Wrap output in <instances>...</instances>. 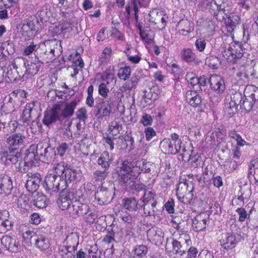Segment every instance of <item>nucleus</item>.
Masks as SVG:
<instances>
[{"label":"nucleus","instance_id":"obj_1","mask_svg":"<svg viewBox=\"0 0 258 258\" xmlns=\"http://www.w3.org/2000/svg\"><path fill=\"white\" fill-rule=\"evenodd\" d=\"M1 159L6 165L15 164L16 170L21 173H25L26 171L25 167L21 166L23 163L21 159V153L16 148L9 147L2 153Z\"/></svg>","mask_w":258,"mask_h":258},{"label":"nucleus","instance_id":"obj_2","mask_svg":"<svg viewBox=\"0 0 258 258\" xmlns=\"http://www.w3.org/2000/svg\"><path fill=\"white\" fill-rule=\"evenodd\" d=\"M194 187L191 181L188 182L185 178H180L176 187V196L179 201L183 204H188L193 198Z\"/></svg>","mask_w":258,"mask_h":258},{"label":"nucleus","instance_id":"obj_3","mask_svg":"<svg viewBox=\"0 0 258 258\" xmlns=\"http://www.w3.org/2000/svg\"><path fill=\"white\" fill-rule=\"evenodd\" d=\"M178 241L173 238H167L166 243V251L168 254L172 256L173 254H175L178 256H182L185 253L184 250L181 249L182 245L181 242L184 240L185 243L187 245H189L191 243V240L189 235L187 234H182L180 235Z\"/></svg>","mask_w":258,"mask_h":258},{"label":"nucleus","instance_id":"obj_4","mask_svg":"<svg viewBox=\"0 0 258 258\" xmlns=\"http://www.w3.org/2000/svg\"><path fill=\"white\" fill-rule=\"evenodd\" d=\"M43 187L48 194L53 195V194L66 188V181L61 179V177L55 174L51 173L45 177Z\"/></svg>","mask_w":258,"mask_h":258},{"label":"nucleus","instance_id":"obj_5","mask_svg":"<svg viewBox=\"0 0 258 258\" xmlns=\"http://www.w3.org/2000/svg\"><path fill=\"white\" fill-rule=\"evenodd\" d=\"M222 53L223 57L227 61L234 62L236 58L242 57L243 52L241 44L238 42L229 44Z\"/></svg>","mask_w":258,"mask_h":258},{"label":"nucleus","instance_id":"obj_6","mask_svg":"<svg viewBox=\"0 0 258 258\" xmlns=\"http://www.w3.org/2000/svg\"><path fill=\"white\" fill-rule=\"evenodd\" d=\"M36 153L43 162L49 163L56 158L55 149L45 143H39L36 146Z\"/></svg>","mask_w":258,"mask_h":258},{"label":"nucleus","instance_id":"obj_7","mask_svg":"<svg viewBox=\"0 0 258 258\" xmlns=\"http://www.w3.org/2000/svg\"><path fill=\"white\" fill-rule=\"evenodd\" d=\"M17 69V67L15 62H12L11 64H10L8 67L6 75L9 80H7V81L12 82L21 80V81L23 82L28 78V74H32L33 73V72H31L29 69H27L25 71V74L21 77V76L19 75V73Z\"/></svg>","mask_w":258,"mask_h":258},{"label":"nucleus","instance_id":"obj_8","mask_svg":"<svg viewBox=\"0 0 258 258\" xmlns=\"http://www.w3.org/2000/svg\"><path fill=\"white\" fill-rule=\"evenodd\" d=\"M240 235L233 233H227L223 234L220 240L221 246L225 249L228 250L234 248L239 241Z\"/></svg>","mask_w":258,"mask_h":258},{"label":"nucleus","instance_id":"obj_9","mask_svg":"<svg viewBox=\"0 0 258 258\" xmlns=\"http://www.w3.org/2000/svg\"><path fill=\"white\" fill-rule=\"evenodd\" d=\"M61 117L59 113V104H54L51 109L44 113L43 123L48 126L57 120H60Z\"/></svg>","mask_w":258,"mask_h":258},{"label":"nucleus","instance_id":"obj_10","mask_svg":"<svg viewBox=\"0 0 258 258\" xmlns=\"http://www.w3.org/2000/svg\"><path fill=\"white\" fill-rule=\"evenodd\" d=\"M73 196V194L69 192L67 188H63L61 190L59 197L57 201L58 207L62 210H67L69 212L70 208L73 203L71 200Z\"/></svg>","mask_w":258,"mask_h":258},{"label":"nucleus","instance_id":"obj_11","mask_svg":"<svg viewBox=\"0 0 258 258\" xmlns=\"http://www.w3.org/2000/svg\"><path fill=\"white\" fill-rule=\"evenodd\" d=\"M36 153V147L31 145L26 151L24 157V166L30 167L36 166L38 160L40 159Z\"/></svg>","mask_w":258,"mask_h":258},{"label":"nucleus","instance_id":"obj_12","mask_svg":"<svg viewBox=\"0 0 258 258\" xmlns=\"http://www.w3.org/2000/svg\"><path fill=\"white\" fill-rule=\"evenodd\" d=\"M116 173L118 176L119 184L124 186L126 188L133 186L134 185V181L136 180L138 175L128 172L122 173L121 170H116Z\"/></svg>","mask_w":258,"mask_h":258},{"label":"nucleus","instance_id":"obj_13","mask_svg":"<svg viewBox=\"0 0 258 258\" xmlns=\"http://www.w3.org/2000/svg\"><path fill=\"white\" fill-rule=\"evenodd\" d=\"M211 89L217 94L223 93L225 85L223 79L219 75H212L208 80Z\"/></svg>","mask_w":258,"mask_h":258},{"label":"nucleus","instance_id":"obj_14","mask_svg":"<svg viewBox=\"0 0 258 258\" xmlns=\"http://www.w3.org/2000/svg\"><path fill=\"white\" fill-rule=\"evenodd\" d=\"M88 212H89L88 205L86 204L81 203L77 201L73 202L69 210L70 214L73 217L80 216H83Z\"/></svg>","mask_w":258,"mask_h":258},{"label":"nucleus","instance_id":"obj_15","mask_svg":"<svg viewBox=\"0 0 258 258\" xmlns=\"http://www.w3.org/2000/svg\"><path fill=\"white\" fill-rule=\"evenodd\" d=\"M13 188L11 177L6 174L0 175V195L4 196L9 195Z\"/></svg>","mask_w":258,"mask_h":258},{"label":"nucleus","instance_id":"obj_16","mask_svg":"<svg viewBox=\"0 0 258 258\" xmlns=\"http://www.w3.org/2000/svg\"><path fill=\"white\" fill-rule=\"evenodd\" d=\"M25 136L21 133H14L7 138L6 142L9 147L16 148L24 145Z\"/></svg>","mask_w":258,"mask_h":258},{"label":"nucleus","instance_id":"obj_17","mask_svg":"<svg viewBox=\"0 0 258 258\" xmlns=\"http://www.w3.org/2000/svg\"><path fill=\"white\" fill-rule=\"evenodd\" d=\"M42 178L39 173H35L27 179L26 183V187L27 190L30 193L36 191L39 186Z\"/></svg>","mask_w":258,"mask_h":258},{"label":"nucleus","instance_id":"obj_18","mask_svg":"<svg viewBox=\"0 0 258 258\" xmlns=\"http://www.w3.org/2000/svg\"><path fill=\"white\" fill-rule=\"evenodd\" d=\"M35 106L34 102L27 104L23 110L21 116L22 119L24 123H28L32 120L34 118L37 116L36 110L34 108Z\"/></svg>","mask_w":258,"mask_h":258},{"label":"nucleus","instance_id":"obj_19","mask_svg":"<svg viewBox=\"0 0 258 258\" xmlns=\"http://www.w3.org/2000/svg\"><path fill=\"white\" fill-rule=\"evenodd\" d=\"M160 147L164 152L171 154H176L181 149V146H176V144L171 141L169 139L163 140L160 143Z\"/></svg>","mask_w":258,"mask_h":258},{"label":"nucleus","instance_id":"obj_20","mask_svg":"<svg viewBox=\"0 0 258 258\" xmlns=\"http://www.w3.org/2000/svg\"><path fill=\"white\" fill-rule=\"evenodd\" d=\"M95 199L100 205H103L108 202L111 197V192L106 187H99L95 194Z\"/></svg>","mask_w":258,"mask_h":258},{"label":"nucleus","instance_id":"obj_21","mask_svg":"<svg viewBox=\"0 0 258 258\" xmlns=\"http://www.w3.org/2000/svg\"><path fill=\"white\" fill-rule=\"evenodd\" d=\"M63 244L62 247L73 250H77L79 244V236L78 233L72 232L68 234Z\"/></svg>","mask_w":258,"mask_h":258},{"label":"nucleus","instance_id":"obj_22","mask_svg":"<svg viewBox=\"0 0 258 258\" xmlns=\"http://www.w3.org/2000/svg\"><path fill=\"white\" fill-rule=\"evenodd\" d=\"M96 116L98 119H102L109 116L111 107L109 106L108 103L105 102L104 100L102 99L99 103L96 104Z\"/></svg>","mask_w":258,"mask_h":258},{"label":"nucleus","instance_id":"obj_23","mask_svg":"<svg viewBox=\"0 0 258 258\" xmlns=\"http://www.w3.org/2000/svg\"><path fill=\"white\" fill-rule=\"evenodd\" d=\"M34 20L35 18L33 16H31L24 20L22 23L21 29L23 34L26 33L29 37L34 36L33 32L35 31Z\"/></svg>","mask_w":258,"mask_h":258},{"label":"nucleus","instance_id":"obj_24","mask_svg":"<svg viewBox=\"0 0 258 258\" xmlns=\"http://www.w3.org/2000/svg\"><path fill=\"white\" fill-rule=\"evenodd\" d=\"M198 91L188 90L186 92L185 97L189 104L194 107H200L202 103V98L198 93Z\"/></svg>","mask_w":258,"mask_h":258},{"label":"nucleus","instance_id":"obj_25","mask_svg":"<svg viewBox=\"0 0 258 258\" xmlns=\"http://www.w3.org/2000/svg\"><path fill=\"white\" fill-rule=\"evenodd\" d=\"M113 161V157L109 154L108 152L104 151L98 158L97 163L101 167L102 169L109 170L111 163Z\"/></svg>","mask_w":258,"mask_h":258},{"label":"nucleus","instance_id":"obj_26","mask_svg":"<svg viewBox=\"0 0 258 258\" xmlns=\"http://www.w3.org/2000/svg\"><path fill=\"white\" fill-rule=\"evenodd\" d=\"M147 236L155 242H161L162 241L164 233L161 229L157 227H152L147 231Z\"/></svg>","mask_w":258,"mask_h":258},{"label":"nucleus","instance_id":"obj_27","mask_svg":"<svg viewBox=\"0 0 258 258\" xmlns=\"http://www.w3.org/2000/svg\"><path fill=\"white\" fill-rule=\"evenodd\" d=\"M77 105V101L75 100H73L69 103H67L63 110L61 109V106L59 104V113L61 118L72 116L74 114V110L76 108Z\"/></svg>","mask_w":258,"mask_h":258},{"label":"nucleus","instance_id":"obj_28","mask_svg":"<svg viewBox=\"0 0 258 258\" xmlns=\"http://www.w3.org/2000/svg\"><path fill=\"white\" fill-rule=\"evenodd\" d=\"M2 244L6 249L12 252H16L18 250V248L16 244V240L12 237L5 235L2 237L1 239Z\"/></svg>","mask_w":258,"mask_h":258},{"label":"nucleus","instance_id":"obj_29","mask_svg":"<svg viewBox=\"0 0 258 258\" xmlns=\"http://www.w3.org/2000/svg\"><path fill=\"white\" fill-rule=\"evenodd\" d=\"M244 94L245 97L249 100L252 101L254 103L258 100V90L254 85L246 86Z\"/></svg>","mask_w":258,"mask_h":258},{"label":"nucleus","instance_id":"obj_30","mask_svg":"<svg viewBox=\"0 0 258 258\" xmlns=\"http://www.w3.org/2000/svg\"><path fill=\"white\" fill-rule=\"evenodd\" d=\"M138 166H136L134 168L136 170V174L139 175L141 172L145 173H151V167H156V165L152 164L150 162H148L146 160H143L142 162L138 163Z\"/></svg>","mask_w":258,"mask_h":258},{"label":"nucleus","instance_id":"obj_31","mask_svg":"<svg viewBox=\"0 0 258 258\" xmlns=\"http://www.w3.org/2000/svg\"><path fill=\"white\" fill-rule=\"evenodd\" d=\"M209 223V219L203 218L202 215L196 217L192 223V226L197 231L204 230Z\"/></svg>","mask_w":258,"mask_h":258},{"label":"nucleus","instance_id":"obj_32","mask_svg":"<svg viewBox=\"0 0 258 258\" xmlns=\"http://www.w3.org/2000/svg\"><path fill=\"white\" fill-rule=\"evenodd\" d=\"M180 57L182 60L187 63L194 62L196 59V55L190 48H184L180 53Z\"/></svg>","mask_w":258,"mask_h":258},{"label":"nucleus","instance_id":"obj_33","mask_svg":"<svg viewBox=\"0 0 258 258\" xmlns=\"http://www.w3.org/2000/svg\"><path fill=\"white\" fill-rule=\"evenodd\" d=\"M46 45L49 46V52L54 56L58 55L61 49L60 41L56 40H49L46 41Z\"/></svg>","mask_w":258,"mask_h":258},{"label":"nucleus","instance_id":"obj_34","mask_svg":"<svg viewBox=\"0 0 258 258\" xmlns=\"http://www.w3.org/2000/svg\"><path fill=\"white\" fill-rule=\"evenodd\" d=\"M199 78L192 72H188L185 75V79L188 85L194 91H199V85H198Z\"/></svg>","mask_w":258,"mask_h":258},{"label":"nucleus","instance_id":"obj_35","mask_svg":"<svg viewBox=\"0 0 258 258\" xmlns=\"http://www.w3.org/2000/svg\"><path fill=\"white\" fill-rule=\"evenodd\" d=\"M50 14V12L47 8H43L39 11L33 17L35 20L36 19V22L39 24L43 22H46L49 17Z\"/></svg>","mask_w":258,"mask_h":258},{"label":"nucleus","instance_id":"obj_36","mask_svg":"<svg viewBox=\"0 0 258 258\" xmlns=\"http://www.w3.org/2000/svg\"><path fill=\"white\" fill-rule=\"evenodd\" d=\"M123 207L130 211H136L139 208L138 201L135 198H126L123 200Z\"/></svg>","mask_w":258,"mask_h":258},{"label":"nucleus","instance_id":"obj_37","mask_svg":"<svg viewBox=\"0 0 258 258\" xmlns=\"http://www.w3.org/2000/svg\"><path fill=\"white\" fill-rule=\"evenodd\" d=\"M47 202L46 196L42 193H38L33 200V205L39 209L45 208Z\"/></svg>","mask_w":258,"mask_h":258},{"label":"nucleus","instance_id":"obj_38","mask_svg":"<svg viewBox=\"0 0 258 258\" xmlns=\"http://www.w3.org/2000/svg\"><path fill=\"white\" fill-rule=\"evenodd\" d=\"M156 201H153L150 204H147V205H144V211L145 217L153 216L154 217L157 216L158 218H159L157 213V211L156 210Z\"/></svg>","mask_w":258,"mask_h":258},{"label":"nucleus","instance_id":"obj_39","mask_svg":"<svg viewBox=\"0 0 258 258\" xmlns=\"http://www.w3.org/2000/svg\"><path fill=\"white\" fill-rule=\"evenodd\" d=\"M76 177V171L72 168H70V166H68L63 174V178H64V179H62V180L66 181V188L67 187V184L69 182H71L75 180Z\"/></svg>","mask_w":258,"mask_h":258},{"label":"nucleus","instance_id":"obj_40","mask_svg":"<svg viewBox=\"0 0 258 258\" xmlns=\"http://www.w3.org/2000/svg\"><path fill=\"white\" fill-rule=\"evenodd\" d=\"M36 233L31 230H27L22 234L24 241L28 245H32L34 243L35 239L37 238Z\"/></svg>","mask_w":258,"mask_h":258},{"label":"nucleus","instance_id":"obj_41","mask_svg":"<svg viewBox=\"0 0 258 258\" xmlns=\"http://www.w3.org/2000/svg\"><path fill=\"white\" fill-rule=\"evenodd\" d=\"M240 18L236 15H230L226 21L227 27L229 31H232L239 24Z\"/></svg>","mask_w":258,"mask_h":258},{"label":"nucleus","instance_id":"obj_42","mask_svg":"<svg viewBox=\"0 0 258 258\" xmlns=\"http://www.w3.org/2000/svg\"><path fill=\"white\" fill-rule=\"evenodd\" d=\"M34 245L41 250H45L49 247V242L47 239L43 236H37L35 239Z\"/></svg>","mask_w":258,"mask_h":258},{"label":"nucleus","instance_id":"obj_43","mask_svg":"<svg viewBox=\"0 0 258 258\" xmlns=\"http://www.w3.org/2000/svg\"><path fill=\"white\" fill-rule=\"evenodd\" d=\"M109 173V170L107 169H98L93 172V177L95 181L102 183L108 176Z\"/></svg>","mask_w":258,"mask_h":258},{"label":"nucleus","instance_id":"obj_44","mask_svg":"<svg viewBox=\"0 0 258 258\" xmlns=\"http://www.w3.org/2000/svg\"><path fill=\"white\" fill-rule=\"evenodd\" d=\"M236 212L237 213L238 215V220L241 222H243L246 220V219H248V216H251L253 210L252 209H250L248 212H247L246 208L238 207L236 210Z\"/></svg>","mask_w":258,"mask_h":258},{"label":"nucleus","instance_id":"obj_45","mask_svg":"<svg viewBox=\"0 0 258 258\" xmlns=\"http://www.w3.org/2000/svg\"><path fill=\"white\" fill-rule=\"evenodd\" d=\"M237 106L234 103L229 101V99H226L224 104V111L230 117L232 116L237 112Z\"/></svg>","mask_w":258,"mask_h":258},{"label":"nucleus","instance_id":"obj_46","mask_svg":"<svg viewBox=\"0 0 258 258\" xmlns=\"http://www.w3.org/2000/svg\"><path fill=\"white\" fill-rule=\"evenodd\" d=\"M101 78L103 81L106 82L107 84H115L116 82L114 74L110 69H107L103 73Z\"/></svg>","mask_w":258,"mask_h":258},{"label":"nucleus","instance_id":"obj_47","mask_svg":"<svg viewBox=\"0 0 258 258\" xmlns=\"http://www.w3.org/2000/svg\"><path fill=\"white\" fill-rule=\"evenodd\" d=\"M134 167L133 163L127 160L123 161L120 164V167H118L116 170H121L122 173H130L132 174H136V170H134Z\"/></svg>","mask_w":258,"mask_h":258},{"label":"nucleus","instance_id":"obj_48","mask_svg":"<svg viewBox=\"0 0 258 258\" xmlns=\"http://www.w3.org/2000/svg\"><path fill=\"white\" fill-rule=\"evenodd\" d=\"M138 83V79L136 77H132L131 79L125 83L120 87L122 91H130L136 87Z\"/></svg>","mask_w":258,"mask_h":258},{"label":"nucleus","instance_id":"obj_49","mask_svg":"<svg viewBox=\"0 0 258 258\" xmlns=\"http://www.w3.org/2000/svg\"><path fill=\"white\" fill-rule=\"evenodd\" d=\"M112 55V50L109 47H105L99 57V61L100 64H106L109 61Z\"/></svg>","mask_w":258,"mask_h":258},{"label":"nucleus","instance_id":"obj_50","mask_svg":"<svg viewBox=\"0 0 258 258\" xmlns=\"http://www.w3.org/2000/svg\"><path fill=\"white\" fill-rule=\"evenodd\" d=\"M77 250L68 249L61 246L58 249V253L61 258H75V252Z\"/></svg>","mask_w":258,"mask_h":258},{"label":"nucleus","instance_id":"obj_51","mask_svg":"<svg viewBox=\"0 0 258 258\" xmlns=\"http://www.w3.org/2000/svg\"><path fill=\"white\" fill-rule=\"evenodd\" d=\"M134 254L138 258H143L146 256L148 248L144 245H136L134 248Z\"/></svg>","mask_w":258,"mask_h":258},{"label":"nucleus","instance_id":"obj_52","mask_svg":"<svg viewBox=\"0 0 258 258\" xmlns=\"http://www.w3.org/2000/svg\"><path fill=\"white\" fill-rule=\"evenodd\" d=\"M131 69L130 67L120 68L118 71L117 77L120 80L126 81L131 76Z\"/></svg>","mask_w":258,"mask_h":258},{"label":"nucleus","instance_id":"obj_53","mask_svg":"<svg viewBox=\"0 0 258 258\" xmlns=\"http://www.w3.org/2000/svg\"><path fill=\"white\" fill-rule=\"evenodd\" d=\"M118 119H115L109 125L108 129L113 136H116L122 128L121 125L119 123Z\"/></svg>","mask_w":258,"mask_h":258},{"label":"nucleus","instance_id":"obj_54","mask_svg":"<svg viewBox=\"0 0 258 258\" xmlns=\"http://www.w3.org/2000/svg\"><path fill=\"white\" fill-rule=\"evenodd\" d=\"M68 167L67 164L63 162L57 163L56 165L54 167V174L60 176L61 179H62V178H63V174Z\"/></svg>","mask_w":258,"mask_h":258},{"label":"nucleus","instance_id":"obj_55","mask_svg":"<svg viewBox=\"0 0 258 258\" xmlns=\"http://www.w3.org/2000/svg\"><path fill=\"white\" fill-rule=\"evenodd\" d=\"M229 136L237 142V144L240 146H243L246 142L242 138L241 136L237 134L235 130H230L228 133Z\"/></svg>","mask_w":258,"mask_h":258},{"label":"nucleus","instance_id":"obj_56","mask_svg":"<svg viewBox=\"0 0 258 258\" xmlns=\"http://www.w3.org/2000/svg\"><path fill=\"white\" fill-rule=\"evenodd\" d=\"M243 98L244 96L240 92H237L230 96L229 101L238 107L240 106Z\"/></svg>","mask_w":258,"mask_h":258},{"label":"nucleus","instance_id":"obj_57","mask_svg":"<svg viewBox=\"0 0 258 258\" xmlns=\"http://www.w3.org/2000/svg\"><path fill=\"white\" fill-rule=\"evenodd\" d=\"M12 223L8 219L2 220L0 218V233H5L11 229Z\"/></svg>","mask_w":258,"mask_h":258},{"label":"nucleus","instance_id":"obj_58","mask_svg":"<svg viewBox=\"0 0 258 258\" xmlns=\"http://www.w3.org/2000/svg\"><path fill=\"white\" fill-rule=\"evenodd\" d=\"M18 205L23 213L26 212L30 207L28 200L26 197H20L18 200Z\"/></svg>","mask_w":258,"mask_h":258},{"label":"nucleus","instance_id":"obj_59","mask_svg":"<svg viewBox=\"0 0 258 258\" xmlns=\"http://www.w3.org/2000/svg\"><path fill=\"white\" fill-rule=\"evenodd\" d=\"M155 194L151 191H146L145 192L143 197L141 198V200L144 203L145 205L150 204L154 200Z\"/></svg>","mask_w":258,"mask_h":258},{"label":"nucleus","instance_id":"obj_60","mask_svg":"<svg viewBox=\"0 0 258 258\" xmlns=\"http://www.w3.org/2000/svg\"><path fill=\"white\" fill-rule=\"evenodd\" d=\"M254 104L252 101L249 100L244 95V98L240 107L243 108L245 111L249 112L252 109Z\"/></svg>","mask_w":258,"mask_h":258},{"label":"nucleus","instance_id":"obj_61","mask_svg":"<svg viewBox=\"0 0 258 258\" xmlns=\"http://www.w3.org/2000/svg\"><path fill=\"white\" fill-rule=\"evenodd\" d=\"M195 45L197 50L200 52H204L206 48V42L204 38H200L196 40Z\"/></svg>","mask_w":258,"mask_h":258},{"label":"nucleus","instance_id":"obj_62","mask_svg":"<svg viewBox=\"0 0 258 258\" xmlns=\"http://www.w3.org/2000/svg\"><path fill=\"white\" fill-rule=\"evenodd\" d=\"M69 147L66 143H61L56 147V156L59 155L62 157L64 155Z\"/></svg>","mask_w":258,"mask_h":258},{"label":"nucleus","instance_id":"obj_63","mask_svg":"<svg viewBox=\"0 0 258 258\" xmlns=\"http://www.w3.org/2000/svg\"><path fill=\"white\" fill-rule=\"evenodd\" d=\"M114 233L113 232H109L108 234L105 235L102 238V242L109 245L111 244V247L113 246V242L115 241L114 239Z\"/></svg>","mask_w":258,"mask_h":258},{"label":"nucleus","instance_id":"obj_64","mask_svg":"<svg viewBox=\"0 0 258 258\" xmlns=\"http://www.w3.org/2000/svg\"><path fill=\"white\" fill-rule=\"evenodd\" d=\"M149 21L150 22L157 24L160 22V15L156 11L150 12L149 14Z\"/></svg>","mask_w":258,"mask_h":258}]
</instances>
